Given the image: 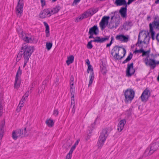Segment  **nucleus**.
I'll use <instances>...</instances> for the list:
<instances>
[{"label":"nucleus","mask_w":159,"mask_h":159,"mask_svg":"<svg viewBox=\"0 0 159 159\" xmlns=\"http://www.w3.org/2000/svg\"><path fill=\"white\" fill-rule=\"evenodd\" d=\"M132 54L131 53L129 55L126 59L122 62V63L125 64L126 63L129 61L132 58Z\"/></svg>","instance_id":"obj_36"},{"label":"nucleus","mask_w":159,"mask_h":159,"mask_svg":"<svg viewBox=\"0 0 159 159\" xmlns=\"http://www.w3.org/2000/svg\"><path fill=\"white\" fill-rule=\"evenodd\" d=\"M150 31L151 33V36L152 39L154 40L155 38L154 36L155 34V32L153 31V27L157 29H159V17H156L154 19V20L152 23L149 24Z\"/></svg>","instance_id":"obj_3"},{"label":"nucleus","mask_w":159,"mask_h":159,"mask_svg":"<svg viewBox=\"0 0 159 159\" xmlns=\"http://www.w3.org/2000/svg\"><path fill=\"white\" fill-rule=\"evenodd\" d=\"M23 106H22L21 105H19L17 107V109H16V111H18V112H19V111L21 108L23 107Z\"/></svg>","instance_id":"obj_52"},{"label":"nucleus","mask_w":159,"mask_h":159,"mask_svg":"<svg viewBox=\"0 0 159 159\" xmlns=\"http://www.w3.org/2000/svg\"><path fill=\"white\" fill-rule=\"evenodd\" d=\"M50 9H45L42 11L39 14V17L41 18H44L51 16Z\"/></svg>","instance_id":"obj_14"},{"label":"nucleus","mask_w":159,"mask_h":159,"mask_svg":"<svg viewBox=\"0 0 159 159\" xmlns=\"http://www.w3.org/2000/svg\"><path fill=\"white\" fill-rule=\"evenodd\" d=\"M79 140H78L75 143V145H76V146L78 144V143H79Z\"/></svg>","instance_id":"obj_60"},{"label":"nucleus","mask_w":159,"mask_h":159,"mask_svg":"<svg viewBox=\"0 0 159 159\" xmlns=\"http://www.w3.org/2000/svg\"><path fill=\"white\" fill-rule=\"evenodd\" d=\"M91 16V11H87L83 13L79 16L77 17L75 20V21L76 22H79L83 19L86 18Z\"/></svg>","instance_id":"obj_15"},{"label":"nucleus","mask_w":159,"mask_h":159,"mask_svg":"<svg viewBox=\"0 0 159 159\" xmlns=\"http://www.w3.org/2000/svg\"><path fill=\"white\" fill-rule=\"evenodd\" d=\"M98 29L97 26L94 25L89 29V34H93L96 35L98 34Z\"/></svg>","instance_id":"obj_18"},{"label":"nucleus","mask_w":159,"mask_h":159,"mask_svg":"<svg viewBox=\"0 0 159 159\" xmlns=\"http://www.w3.org/2000/svg\"><path fill=\"white\" fill-rule=\"evenodd\" d=\"M80 0H74V1L73 3V5H77V4L79 2Z\"/></svg>","instance_id":"obj_49"},{"label":"nucleus","mask_w":159,"mask_h":159,"mask_svg":"<svg viewBox=\"0 0 159 159\" xmlns=\"http://www.w3.org/2000/svg\"><path fill=\"white\" fill-rule=\"evenodd\" d=\"M70 85H75L74 78L73 75H71L70 77Z\"/></svg>","instance_id":"obj_38"},{"label":"nucleus","mask_w":159,"mask_h":159,"mask_svg":"<svg viewBox=\"0 0 159 159\" xmlns=\"http://www.w3.org/2000/svg\"><path fill=\"white\" fill-rule=\"evenodd\" d=\"M98 10V8H92L89 9L90 11H91V16H92L94 14L97 12Z\"/></svg>","instance_id":"obj_35"},{"label":"nucleus","mask_w":159,"mask_h":159,"mask_svg":"<svg viewBox=\"0 0 159 159\" xmlns=\"http://www.w3.org/2000/svg\"><path fill=\"white\" fill-rule=\"evenodd\" d=\"M90 71H91V74H92V73H94L93 68L91 65L88 66V69L87 70V73H89Z\"/></svg>","instance_id":"obj_41"},{"label":"nucleus","mask_w":159,"mask_h":159,"mask_svg":"<svg viewBox=\"0 0 159 159\" xmlns=\"http://www.w3.org/2000/svg\"><path fill=\"white\" fill-rule=\"evenodd\" d=\"M58 110L57 109H55L54 111L53 114L56 116L58 115Z\"/></svg>","instance_id":"obj_50"},{"label":"nucleus","mask_w":159,"mask_h":159,"mask_svg":"<svg viewBox=\"0 0 159 159\" xmlns=\"http://www.w3.org/2000/svg\"><path fill=\"white\" fill-rule=\"evenodd\" d=\"M114 3L117 6H125L127 4L125 0H116Z\"/></svg>","instance_id":"obj_22"},{"label":"nucleus","mask_w":159,"mask_h":159,"mask_svg":"<svg viewBox=\"0 0 159 159\" xmlns=\"http://www.w3.org/2000/svg\"><path fill=\"white\" fill-rule=\"evenodd\" d=\"M23 0H19L16 7V13L17 16L20 17L22 15L23 8Z\"/></svg>","instance_id":"obj_8"},{"label":"nucleus","mask_w":159,"mask_h":159,"mask_svg":"<svg viewBox=\"0 0 159 159\" xmlns=\"http://www.w3.org/2000/svg\"><path fill=\"white\" fill-rule=\"evenodd\" d=\"M159 0H157L155 2V3H156V4H157L158 3H159Z\"/></svg>","instance_id":"obj_63"},{"label":"nucleus","mask_w":159,"mask_h":159,"mask_svg":"<svg viewBox=\"0 0 159 159\" xmlns=\"http://www.w3.org/2000/svg\"><path fill=\"white\" fill-rule=\"evenodd\" d=\"M120 18L119 16H113L111 18V20L109 25V28L110 29L116 28L120 22Z\"/></svg>","instance_id":"obj_5"},{"label":"nucleus","mask_w":159,"mask_h":159,"mask_svg":"<svg viewBox=\"0 0 159 159\" xmlns=\"http://www.w3.org/2000/svg\"><path fill=\"white\" fill-rule=\"evenodd\" d=\"M112 41H110V43L107 44V46H106L107 47H110L111 45V44H112Z\"/></svg>","instance_id":"obj_57"},{"label":"nucleus","mask_w":159,"mask_h":159,"mask_svg":"<svg viewBox=\"0 0 159 159\" xmlns=\"http://www.w3.org/2000/svg\"><path fill=\"white\" fill-rule=\"evenodd\" d=\"M143 34V31H141L139 32V34L138 39V42L136 43L137 45H138L139 46H140V45L142 43H143V41L141 40H140V36H142Z\"/></svg>","instance_id":"obj_33"},{"label":"nucleus","mask_w":159,"mask_h":159,"mask_svg":"<svg viewBox=\"0 0 159 159\" xmlns=\"http://www.w3.org/2000/svg\"><path fill=\"white\" fill-rule=\"evenodd\" d=\"M24 102H22V101H20V102L19 105L23 106V104H24Z\"/></svg>","instance_id":"obj_59"},{"label":"nucleus","mask_w":159,"mask_h":159,"mask_svg":"<svg viewBox=\"0 0 159 159\" xmlns=\"http://www.w3.org/2000/svg\"><path fill=\"white\" fill-rule=\"evenodd\" d=\"M159 64V62H158V61H155V65L156 66L157 65H158V64Z\"/></svg>","instance_id":"obj_61"},{"label":"nucleus","mask_w":159,"mask_h":159,"mask_svg":"<svg viewBox=\"0 0 159 159\" xmlns=\"http://www.w3.org/2000/svg\"><path fill=\"white\" fill-rule=\"evenodd\" d=\"M95 122H94V123L92 125V126L93 128L94 126L95 125Z\"/></svg>","instance_id":"obj_64"},{"label":"nucleus","mask_w":159,"mask_h":159,"mask_svg":"<svg viewBox=\"0 0 159 159\" xmlns=\"http://www.w3.org/2000/svg\"><path fill=\"white\" fill-rule=\"evenodd\" d=\"M52 46V43L47 42L46 44V47L48 50H50Z\"/></svg>","instance_id":"obj_39"},{"label":"nucleus","mask_w":159,"mask_h":159,"mask_svg":"<svg viewBox=\"0 0 159 159\" xmlns=\"http://www.w3.org/2000/svg\"><path fill=\"white\" fill-rule=\"evenodd\" d=\"M90 35L89 36V39H91V38H95L93 36V35L94 34H89Z\"/></svg>","instance_id":"obj_55"},{"label":"nucleus","mask_w":159,"mask_h":159,"mask_svg":"<svg viewBox=\"0 0 159 159\" xmlns=\"http://www.w3.org/2000/svg\"><path fill=\"white\" fill-rule=\"evenodd\" d=\"M5 125V123L4 122L2 121L1 123V125H0V131H1V129L2 128H3L4 129V126Z\"/></svg>","instance_id":"obj_53"},{"label":"nucleus","mask_w":159,"mask_h":159,"mask_svg":"<svg viewBox=\"0 0 159 159\" xmlns=\"http://www.w3.org/2000/svg\"><path fill=\"white\" fill-rule=\"evenodd\" d=\"M158 147V144L156 143H153L151 145L150 153H152L154 151H156Z\"/></svg>","instance_id":"obj_23"},{"label":"nucleus","mask_w":159,"mask_h":159,"mask_svg":"<svg viewBox=\"0 0 159 159\" xmlns=\"http://www.w3.org/2000/svg\"><path fill=\"white\" fill-rule=\"evenodd\" d=\"M22 73V70H20V67L19 66L17 71L16 76L14 87L15 88H18L20 85L21 81V75Z\"/></svg>","instance_id":"obj_7"},{"label":"nucleus","mask_w":159,"mask_h":159,"mask_svg":"<svg viewBox=\"0 0 159 159\" xmlns=\"http://www.w3.org/2000/svg\"><path fill=\"white\" fill-rule=\"evenodd\" d=\"M133 25L132 22L131 21H127L124 23L123 25V28L125 30H128L129 27H130Z\"/></svg>","instance_id":"obj_25"},{"label":"nucleus","mask_w":159,"mask_h":159,"mask_svg":"<svg viewBox=\"0 0 159 159\" xmlns=\"http://www.w3.org/2000/svg\"><path fill=\"white\" fill-rule=\"evenodd\" d=\"M94 73H92L89 76V87L92 84L94 79Z\"/></svg>","instance_id":"obj_32"},{"label":"nucleus","mask_w":159,"mask_h":159,"mask_svg":"<svg viewBox=\"0 0 159 159\" xmlns=\"http://www.w3.org/2000/svg\"><path fill=\"white\" fill-rule=\"evenodd\" d=\"M60 9V7L59 6H56L52 9H50V12L51 15L58 12Z\"/></svg>","instance_id":"obj_26"},{"label":"nucleus","mask_w":159,"mask_h":159,"mask_svg":"<svg viewBox=\"0 0 159 159\" xmlns=\"http://www.w3.org/2000/svg\"><path fill=\"white\" fill-rule=\"evenodd\" d=\"M72 153L69 151L66 157V159H71Z\"/></svg>","instance_id":"obj_43"},{"label":"nucleus","mask_w":159,"mask_h":159,"mask_svg":"<svg viewBox=\"0 0 159 159\" xmlns=\"http://www.w3.org/2000/svg\"><path fill=\"white\" fill-rule=\"evenodd\" d=\"M87 47L88 49H91L93 48V46L91 43L89 42L87 44Z\"/></svg>","instance_id":"obj_45"},{"label":"nucleus","mask_w":159,"mask_h":159,"mask_svg":"<svg viewBox=\"0 0 159 159\" xmlns=\"http://www.w3.org/2000/svg\"><path fill=\"white\" fill-rule=\"evenodd\" d=\"M110 18L109 16H104L102 18L99 23V25L101 29L103 30L106 26L107 25L108 23V20Z\"/></svg>","instance_id":"obj_12"},{"label":"nucleus","mask_w":159,"mask_h":159,"mask_svg":"<svg viewBox=\"0 0 159 159\" xmlns=\"http://www.w3.org/2000/svg\"><path fill=\"white\" fill-rule=\"evenodd\" d=\"M21 49L22 51L17 55L16 60L19 61L23 54L24 61L23 67H24L28 62L29 58L34 51V49L33 47L28 46L25 44H24L22 45Z\"/></svg>","instance_id":"obj_1"},{"label":"nucleus","mask_w":159,"mask_h":159,"mask_svg":"<svg viewBox=\"0 0 159 159\" xmlns=\"http://www.w3.org/2000/svg\"><path fill=\"white\" fill-rule=\"evenodd\" d=\"M110 36H106L104 38H101L100 37H96L94 40H91L89 43H92L93 42H96L97 43H102L109 39Z\"/></svg>","instance_id":"obj_13"},{"label":"nucleus","mask_w":159,"mask_h":159,"mask_svg":"<svg viewBox=\"0 0 159 159\" xmlns=\"http://www.w3.org/2000/svg\"><path fill=\"white\" fill-rule=\"evenodd\" d=\"M150 52V50H148L146 51H145L144 50H143V52L142 54V56L143 57L145 56H149V53Z\"/></svg>","instance_id":"obj_40"},{"label":"nucleus","mask_w":159,"mask_h":159,"mask_svg":"<svg viewBox=\"0 0 159 159\" xmlns=\"http://www.w3.org/2000/svg\"><path fill=\"white\" fill-rule=\"evenodd\" d=\"M116 39L118 40L127 42L128 40V37L126 36L123 34L118 35L116 37Z\"/></svg>","instance_id":"obj_17"},{"label":"nucleus","mask_w":159,"mask_h":159,"mask_svg":"<svg viewBox=\"0 0 159 159\" xmlns=\"http://www.w3.org/2000/svg\"><path fill=\"white\" fill-rule=\"evenodd\" d=\"M3 102L2 94L0 93V116L2 115L3 112L2 104Z\"/></svg>","instance_id":"obj_24"},{"label":"nucleus","mask_w":159,"mask_h":159,"mask_svg":"<svg viewBox=\"0 0 159 159\" xmlns=\"http://www.w3.org/2000/svg\"><path fill=\"white\" fill-rule=\"evenodd\" d=\"M46 123L47 125L49 127H52L53 126L54 122L51 119H48L46 121Z\"/></svg>","instance_id":"obj_29"},{"label":"nucleus","mask_w":159,"mask_h":159,"mask_svg":"<svg viewBox=\"0 0 159 159\" xmlns=\"http://www.w3.org/2000/svg\"><path fill=\"white\" fill-rule=\"evenodd\" d=\"M29 133H28L26 128L24 129H20L13 131L12 134V136L14 140H16L19 137H22L28 135Z\"/></svg>","instance_id":"obj_2"},{"label":"nucleus","mask_w":159,"mask_h":159,"mask_svg":"<svg viewBox=\"0 0 159 159\" xmlns=\"http://www.w3.org/2000/svg\"><path fill=\"white\" fill-rule=\"evenodd\" d=\"M114 40V37L113 36H112L111 38V41H112H112L113 40Z\"/></svg>","instance_id":"obj_62"},{"label":"nucleus","mask_w":159,"mask_h":159,"mask_svg":"<svg viewBox=\"0 0 159 159\" xmlns=\"http://www.w3.org/2000/svg\"><path fill=\"white\" fill-rule=\"evenodd\" d=\"M127 5H126L124 7H121L119 11V13L122 17L126 18L127 16Z\"/></svg>","instance_id":"obj_16"},{"label":"nucleus","mask_w":159,"mask_h":159,"mask_svg":"<svg viewBox=\"0 0 159 159\" xmlns=\"http://www.w3.org/2000/svg\"><path fill=\"white\" fill-rule=\"evenodd\" d=\"M101 71L103 74H105L106 73L107 70L106 68L103 67L102 68Z\"/></svg>","instance_id":"obj_47"},{"label":"nucleus","mask_w":159,"mask_h":159,"mask_svg":"<svg viewBox=\"0 0 159 159\" xmlns=\"http://www.w3.org/2000/svg\"><path fill=\"white\" fill-rule=\"evenodd\" d=\"M22 39L24 41L27 43H31L33 41L31 38L29 37L26 36L23 37Z\"/></svg>","instance_id":"obj_30"},{"label":"nucleus","mask_w":159,"mask_h":159,"mask_svg":"<svg viewBox=\"0 0 159 159\" xmlns=\"http://www.w3.org/2000/svg\"><path fill=\"white\" fill-rule=\"evenodd\" d=\"M143 50L142 48H141L139 50H137L136 49L134 52L135 53H142L143 52Z\"/></svg>","instance_id":"obj_44"},{"label":"nucleus","mask_w":159,"mask_h":159,"mask_svg":"<svg viewBox=\"0 0 159 159\" xmlns=\"http://www.w3.org/2000/svg\"><path fill=\"white\" fill-rule=\"evenodd\" d=\"M142 36L144 38L143 41V43L144 44H147V43H148L149 41V36L148 34H147L143 31Z\"/></svg>","instance_id":"obj_21"},{"label":"nucleus","mask_w":159,"mask_h":159,"mask_svg":"<svg viewBox=\"0 0 159 159\" xmlns=\"http://www.w3.org/2000/svg\"><path fill=\"white\" fill-rule=\"evenodd\" d=\"M86 62L87 64L88 65V66L91 65L90 64L89 61V60L88 59L86 60Z\"/></svg>","instance_id":"obj_54"},{"label":"nucleus","mask_w":159,"mask_h":159,"mask_svg":"<svg viewBox=\"0 0 159 159\" xmlns=\"http://www.w3.org/2000/svg\"><path fill=\"white\" fill-rule=\"evenodd\" d=\"M125 123L126 120L124 119L120 121L117 126V130L119 132H120L123 130Z\"/></svg>","instance_id":"obj_19"},{"label":"nucleus","mask_w":159,"mask_h":159,"mask_svg":"<svg viewBox=\"0 0 159 159\" xmlns=\"http://www.w3.org/2000/svg\"><path fill=\"white\" fill-rule=\"evenodd\" d=\"M150 56V58H152V59H154L157 57V55H154L153 54H151Z\"/></svg>","instance_id":"obj_46"},{"label":"nucleus","mask_w":159,"mask_h":159,"mask_svg":"<svg viewBox=\"0 0 159 159\" xmlns=\"http://www.w3.org/2000/svg\"><path fill=\"white\" fill-rule=\"evenodd\" d=\"M120 50L119 47L117 46H115L111 51V55H113L115 53L119 52Z\"/></svg>","instance_id":"obj_31"},{"label":"nucleus","mask_w":159,"mask_h":159,"mask_svg":"<svg viewBox=\"0 0 159 159\" xmlns=\"http://www.w3.org/2000/svg\"><path fill=\"white\" fill-rule=\"evenodd\" d=\"M125 97V102L128 103L131 102L133 99L134 96V92L132 89H127L124 93Z\"/></svg>","instance_id":"obj_6"},{"label":"nucleus","mask_w":159,"mask_h":159,"mask_svg":"<svg viewBox=\"0 0 159 159\" xmlns=\"http://www.w3.org/2000/svg\"><path fill=\"white\" fill-rule=\"evenodd\" d=\"M150 91L147 89H146L143 91L140 97L141 101L142 102H146L150 96Z\"/></svg>","instance_id":"obj_10"},{"label":"nucleus","mask_w":159,"mask_h":159,"mask_svg":"<svg viewBox=\"0 0 159 159\" xmlns=\"http://www.w3.org/2000/svg\"><path fill=\"white\" fill-rule=\"evenodd\" d=\"M71 104L72 105H73V108H74L75 106V103L74 100V95H71Z\"/></svg>","instance_id":"obj_42"},{"label":"nucleus","mask_w":159,"mask_h":159,"mask_svg":"<svg viewBox=\"0 0 159 159\" xmlns=\"http://www.w3.org/2000/svg\"><path fill=\"white\" fill-rule=\"evenodd\" d=\"M25 96H23L21 101H22V102H25Z\"/></svg>","instance_id":"obj_58"},{"label":"nucleus","mask_w":159,"mask_h":159,"mask_svg":"<svg viewBox=\"0 0 159 159\" xmlns=\"http://www.w3.org/2000/svg\"><path fill=\"white\" fill-rule=\"evenodd\" d=\"M70 92L71 95H75V85H70Z\"/></svg>","instance_id":"obj_34"},{"label":"nucleus","mask_w":159,"mask_h":159,"mask_svg":"<svg viewBox=\"0 0 159 159\" xmlns=\"http://www.w3.org/2000/svg\"><path fill=\"white\" fill-rule=\"evenodd\" d=\"M28 92H27L23 96H25V98H27L29 96Z\"/></svg>","instance_id":"obj_56"},{"label":"nucleus","mask_w":159,"mask_h":159,"mask_svg":"<svg viewBox=\"0 0 159 159\" xmlns=\"http://www.w3.org/2000/svg\"><path fill=\"white\" fill-rule=\"evenodd\" d=\"M133 63L128 64L126 71V75L127 77H130L133 75L135 72V70L133 68Z\"/></svg>","instance_id":"obj_9"},{"label":"nucleus","mask_w":159,"mask_h":159,"mask_svg":"<svg viewBox=\"0 0 159 159\" xmlns=\"http://www.w3.org/2000/svg\"><path fill=\"white\" fill-rule=\"evenodd\" d=\"M145 62L146 65L149 66L152 69H154L155 67V60L150 58V56H147L145 59Z\"/></svg>","instance_id":"obj_11"},{"label":"nucleus","mask_w":159,"mask_h":159,"mask_svg":"<svg viewBox=\"0 0 159 159\" xmlns=\"http://www.w3.org/2000/svg\"><path fill=\"white\" fill-rule=\"evenodd\" d=\"M44 25L46 27V36L47 37H48L50 35L49 31V26L48 24L45 22H43Z\"/></svg>","instance_id":"obj_27"},{"label":"nucleus","mask_w":159,"mask_h":159,"mask_svg":"<svg viewBox=\"0 0 159 159\" xmlns=\"http://www.w3.org/2000/svg\"><path fill=\"white\" fill-rule=\"evenodd\" d=\"M71 144L68 141L66 143V144H65L63 145V147L64 148H66V150H67L71 146Z\"/></svg>","instance_id":"obj_37"},{"label":"nucleus","mask_w":159,"mask_h":159,"mask_svg":"<svg viewBox=\"0 0 159 159\" xmlns=\"http://www.w3.org/2000/svg\"><path fill=\"white\" fill-rule=\"evenodd\" d=\"M74 59V57L73 55H71L67 57V60L66 61V63L67 65L72 63Z\"/></svg>","instance_id":"obj_28"},{"label":"nucleus","mask_w":159,"mask_h":159,"mask_svg":"<svg viewBox=\"0 0 159 159\" xmlns=\"http://www.w3.org/2000/svg\"><path fill=\"white\" fill-rule=\"evenodd\" d=\"M124 55L123 56L120 57L119 55V52L115 53L113 55H112L115 59L117 60H119L123 58L125 56L126 53V50L124 48H123Z\"/></svg>","instance_id":"obj_20"},{"label":"nucleus","mask_w":159,"mask_h":159,"mask_svg":"<svg viewBox=\"0 0 159 159\" xmlns=\"http://www.w3.org/2000/svg\"><path fill=\"white\" fill-rule=\"evenodd\" d=\"M108 136V131L107 129H104L102 131L99 139L97 146L99 148H101L103 145L106 139Z\"/></svg>","instance_id":"obj_4"},{"label":"nucleus","mask_w":159,"mask_h":159,"mask_svg":"<svg viewBox=\"0 0 159 159\" xmlns=\"http://www.w3.org/2000/svg\"><path fill=\"white\" fill-rule=\"evenodd\" d=\"M41 6L42 7H43L46 4L45 0H41Z\"/></svg>","instance_id":"obj_51"},{"label":"nucleus","mask_w":159,"mask_h":159,"mask_svg":"<svg viewBox=\"0 0 159 159\" xmlns=\"http://www.w3.org/2000/svg\"><path fill=\"white\" fill-rule=\"evenodd\" d=\"M76 145H75V144L74 145L71 147V149H70V152H71L73 153V151L75 150Z\"/></svg>","instance_id":"obj_48"}]
</instances>
